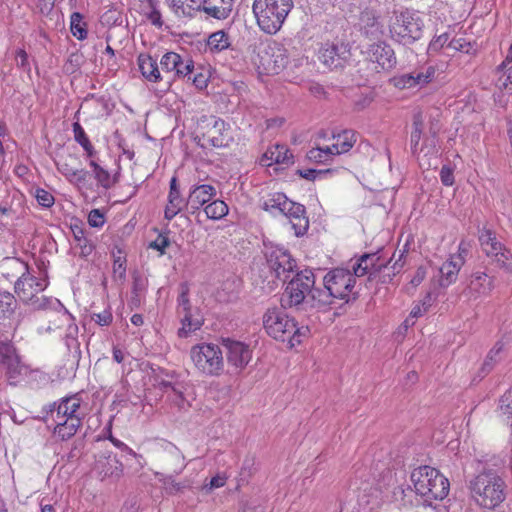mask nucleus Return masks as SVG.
I'll return each instance as SVG.
<instances>
[{"label":"nucleus","mask_w":512,"mask_h":512,"mask_svg":"<svg viewBox=\"0 0 512 512\" xmlns=\"http://www.w3.org/2000/svg\"><path fill=\"white\" fill-rule=\"evenodd\" d=\"M479 242L483 252L492 257L499 249H502L503 244L497 240L496 234L490 229H483L479 232Z\"/></svg>","instance_id":"nucleus-37"},{"label":"nucleus","mask_w":512,"mask_h":512,"mask_svg":"<svg viewBox=\"0 0 512 512\" xmlns=\"http://www.w3.org/2000/svg\"><path fill=\"white\" fill-rule=\"evenodd\" d=\"M279 215H283L288 219L295 236L300 237L307 233L309 220L306 216V209L304 205L296 203L286 197V199L283 200Z\"/></svg>","instance_id":"nucleus-16"},{"label":"nucleus","mask_w":512,"mask_h":512,"mask_svg":"<svg viewBox=\"0 0 512 512\" xmlns=\"http://www.w3.org/2000/svg\"><path fill=\"white\" fill-rule=\"evenodd\" d=\"M8 266L20 274L14 284V291L17 297L25 304L30 305L35 310H45L53 305H59L57 299L48 298L46 296H38L48 286L47 272H37L30 269L28 264L18 258L7 259Z\"/></svg>","instance_id":"nucleus-1"},{"label":"nucleus","mask_w":512,"mask_h":512,"mask_svg":"<svg viewBox=\"0 0 512 512\" xmlns=\"http://www.w3.org/2000/svg\"><path fill=\"white\" fill-rule=\"evenodd\" d=\"M164 461L176 475L180 474L185 468L184 457L181 451L175 446L171 445L165 449Z\"/></svg>","instance_id":"nucleus-38"},{"label":"nucleus","mask_w":512,"mask_h":512,"mask_svg":"<svg viewBox=\"0 0 512 512\" xmlns=\"http://www.w3.org/2000/svg\"><path fill=\"white\" fill-rule=\"evenodd\" d=\"M426 116L423 112L418 111L413 116V130L411 132L410 146L414 156L420 157L423 147H419V142L424 129Z\"/></svg>","instance_id":"nucleus-36"},{"label":"nucleus","mask_w":512,"mask_h":512,"mask_svg":"<svg viewBox=\"0 0 512 512\" xmlns=\"http://www.w3.org/2000/svg\"><path fill=\"white\" fill-rule=\"evenodd\" d=\"M92 319L100 326H108L112 322L113 316L109 310H104L100 313H93Z\"/></svg>","instance_id":"nucleus-61"},{"label":"nucleus","mask_w":512,"mask_h":512,"mask_svg":"<svg viewBox=\"0 0 512 512\" xmlns=\"http://www.w3.org/2000/svg\"><path fill=\"white\" fill-rule=\"evenodd\" d=\"M16 299L8 291L0 290V318H6L14 312Z\"/></svg>","instance_id":"nucleus-47"},{"label":"nucleus","mask_w":512,"mask_h":512,"mask_svg":"<svg viewBox=\"0 0 512 512\" xmlns=\"http://www.w3.org/2000/svg\"><path fill=\"white\" fill-rule=\"evenodd\" d=\"M363 53L366 59L376 63L383 70L389 71L397 64L394 50L389 44L382 41L369 45Z\"/></svg>","instance_id":"nucleus-21"},{"label":"nucleus","mask_w":512,"mask_h":512,"mask_svg":"<svg viewBox=\"0 0 512 512\" xmlns=\"http://www.w3.org/2000/svg\"><path fill=\"white\" fill-rule=\"evenodd\" d=\"M201 11L217 20H224L232 12L234 0H202Z\"/></svg>","instance_id":"nucleus-29"},{"label":"nucleus","mask_w":512,"mask_h":512,"mask_svg":"<svg viewBox=\"0 0 512 512\" xmlns=\"http://www.w3.org/2000/svg\"><path fill=\"white\" fill-rule=\"evenodd\" d=\"M455 167L451 164L443 165L440 171V179L443 185L452 186L454 184V172Z\"/></svg>","instance_id":"nucleus-54"},{"label":"nucleus","mask_w":512,"mask_h":512,"mask_svg":"<svg viewBox=\"0 0 512 512\" xmlns=\"http://www.w3.org/2000/svg\"><path fill=\"white\" fill-rule=\"evenodd\" d=\"M416 494L420 495L427 502L443 500L449 493L450 484L448 479L439 470L430 466H420L411 473Z\"/></svg>","instance_id":"nucleus-6"},{"label":"nucleus","mask_w":512,"mask_h":512,"mask_svg":"<svg viewBox=\"0 0 512 512\" xmlns=\"http://www.w3.org/2000/svg\"><path fill=\"white\" fill-rule=\"evenodd\" d=\"M496 85L500 90H506L508 93L512 94V67L509 68L504 75L499 77Z\"/></svg>","instance_id":"nucleus-56"},{"label":"nucleus","mask_w":512,"mask_h":512,"mask_svg":"<svg viewBox=\"0 0 512 512\" xmlns=\"http://www.w3.org/2000/svg\"><path fill=\"white\" fill-rule=\"evenodd\" d=\"M267 264L275 273V276L286 281L296 268V261L292 258L287 249L280 246L267 247L265 252Z\"/></svg>","instance_id":"nucleus-13"},{"label":"nucleus","mask_w":512,"mask_h":512,"mask_svg":"<svg viewBox=\"0 0 512 512\" xmlns=\"http://www.w3.org/2000/svg\"><path fill=\"white\" fill-rule=\"evenodd\" d=\"M35 198H36L37 202L39 203V205H41L45 208H49L54 204L53 195L50 192H48L42 188L36 189Z\"/></svg>","instance_id":"nucleus-53"},{"label":"nucleus","mask_w":512,"mask_h":512,"mask_svg":"<svg viewBox=\"0 0 512 512\" xmlns=\"http://www.w3.org/2000/svg\"><path fill=\"white\" fill-rule=\"evenodd\" d=\"M314 273L305 269L297 272L288 282L282 297V307H300L312 303V291L316 289Z\"/></svg>","instance_id":"nucleus-8"},{"label":"nucleus","mask_w":512,"mask_h":512,"mask_svg":"<svg viewBox=\"0 0 512 512\" xmlns=\"http://www.w3.org/2000/svg\"><path fill=\"white\" fill-rule=\"evenodd\" d=\"M160 68L169 79H190L194 63L190 58L187 57L184 59L176 52H167L160 59Z\"/></svg>","instance_id":"nucleus-15"},{"label":"nucleus","mask_w":512,"mask_h":512,"mask_svg":"<svg viewBox=\"0 0 512 512\" xmlns=\"http://www.w3.org/2000/svg\"><path fill=\"white\" fill-rule=\"evenodd\" d=\"M348 44L343 42L325 43L319 50V60L330 69L343 67L350 58Z\"/></svg>","instance_id":"nucleus-17"},{"label":"nucleus","mask_w":512,"mask_h":512,"mask_svg":"<svg viewBox=\"0 0 512 512\" xmlns=\"http://www.w3.org/2000/svg\"><path fill=\"white\" fill-rule=\"evenodd\" d=\"M158 387L179 410H187L190 407L184 397V385L182 383L162 380L158 383Z\"/></svg>","instance_id":"nucleus-28"},{"label":"nucleus","mask_w":512,"mask_h":512,"mask_svg":"<svg viewBox=\"0 0 512 512\" xmlns=\"http://www.w3.org/2000/svg\"><path fill=\"white\" fill-rule=\"evenodd\" d=\"M423 26L420 15L406 9L394 13L390 20L389 31L393 40L403 45H410L422 37Z\"/></svg>","instance_id":"nucleus-7"},{"label":"nucleus","mask_w":512,"mask_h":512,"mask_svg":"<svg viewBox=\"0 0 512 512\" xmlns=\"http://www.w3.org/2000/svg\"><path fill=\"white\" fill-rule=\"evenodd\" d=\"M333 143L330 145H317L311 148L306 155V160H321L331 156H338L348 152L356 142V133L353 130H344L338 134H332Z\"/></svg>","instance_id":"nucleus-11"},{"label":"nucleus","mask_w":512,"mask_h":512,"mask_svg":"<svg viewBox=\"0 0 512 512\" xmlns=\"http://www.w3.org/2000/svg\"><path fill=\"white\" fill-rule=\"evenodd\" d=\"M138 66L146 80L156 83L163 79L157 60L150 55L140 54L138 56Z\"/></svg>","instance_id":"nucleus-31"},{"label":"nucleus","mask_w":512,"mask_h":512,"mask_svg":"<svg viewBox=\"0 0 512 512\" xmlns=\"http://www.w3.org/2000/svg\"><path fill=\"white\" fill-rule=\"evenodd\" d=\"M70 30L78 40L87 38L86 23L83 22V16L79 12L72 13L70 17Z\"/></svg>","instance_id":"nucleus-45"},{"label":"nucleus","mask_w":512,"mask_h":512,"mask_svg":"<svg viewBox=\"0 0 512 512\" xmlns=\"http://www.w3.org/2000/svg\"><path fill=\"white\" fill-rule=\"evenodd\" d=\"M180 294L178 296V306H177V312L178 315H182L183 313L192 311L195 307H193L189 300V287L186 283H182L180 285Z\"/></svg>","instance_id":"nucleus-49"},{"label":"nucleus","mask_w":512,"mask_h":512,"mask_svg":"<svg viewBox=\"0 0 512 512\" xmlns=\"http://www.w3.org/2000/svg\"><path fill=\"white\" fill-rule=\"evenodd\" d=\"M226 477L224 475L217 474L212 477L208 483L203 485V490L211 492L213 489L223 487L226 483Z\"/></svg>","instance_id":"nucleus-59"},{"label":"nucleus","mask_w":512,"mask_h":512,"mask_svg":"<svg viewBox=\"0 0 512 512\" xmlns=\"http://www.w3.org/2000/svg\"><path fill=\"white\" fill-rule=\"evenodd\" d=\"M472 498L481 507L494 509L506 498L504 480L493 472H484L475 476L469 484Z\"/></svg>","instance_id":"nucleus-4"},{"label":"nucleus","mask_w":512,"mask_h":512,"mask_svg":"<svg viewBox=\"0 0 512 512\" xmlns=\"http://www.w3.org/2000/svg\"><path fill=\"white\" fill-rule=\"evenodd\" d=\"M435 75V69L432 66L420 71H413L394 78V84L400 89H411L423 87L432 81Z\"/></svg>","instance_id":"nucleus-25"},{"label":"nucleus","mask_w":512,"mask_h":512,"mask_svg":"<svg viewBox=\"0 0 512 512\" xmlns=\"http://www.w3.org/2000/svg\"><path fill=\"white\" fill-rule=\"evenodd\" d=\"M182 327L179 329L178 334L180 337H187L191 332H194L203 325L204 319L198 308L180 315Z\"/></svg>","instance_id":"nucleus-32"},{"label":"nucleus","mask_w":512,"mask_h":512,"mask_svg":"<svg viewBox=\"0 0 512 512\" xmlns=\"http://www.w3.org/2000/svg\"><path fill=\"white\" fill-rule=\"evenodd\" d=\"M151 11L147 14L148 20L156 27H162L163 21L160 11L156 8V1L149 0Z\"/></svg>","instance_id":"nucleus-55"},{"label":"nucleus","mask_w":512,"mask_h":512,"mask_svg":"<svg viewBox=\"0 0 512 512\" xmlns=\"http://www.w3.org/2000/svg\"><path fill=\"white\" fill-rule=\"evenodd\" d=\"M500 411L507 418H512V389L504 393L500 398ZM512 427V421H511Z\"/></svg>","instance_id":"nucleus-52"},{"label":"nucleus","mask_w":512,"mask_h":512,"mask_svg":"<svg viewBox=\"0 0 512 512\" xmlns=\"http://www.w3.org/2000/svg\"><path fill=\"white\" fill-rule=\"evenodd\" d=\"M117 150L119 158L125 157L126 159L131 160L134 157V150L123 139H119L117 141Z\"/></svg>","instance_id":"nucleus-58"},{"label":"nucleus","mask_w":512,"mask_h":512,"mask_svg":"<svg viewBox=\"0 0 512 512\" xmlns=\"http://www.w3.org/2000/svg\"><path fill=\"white\" fill-rule=\"evenodd\" d=\"M16 60L17 66L24 69L25 71H30V64L28 61V54L24 49H18L16 51Z\"/></svg>","instance_id":"nucleus-64"},{"label":"nucleus","mask_w":512,"mask_h":512,"mask_svg":"<svg viewBox=\"0 0 512 512\" xmlns=\"http://www.w3.org/2000/svg\"><path fill=\"white\" fill-rule=\"evenodd\" d=\"M56 424L54 433L62 440H67L74 436L81 426V421L77 417L61 418L58 420L56 417H50Z\"/></svg>","instance_id":"nucleus-33"},{"label":"nucleus","mask_w":512,"mask_h":512,"mask_svg":"<svg viewBox=\"0 0 512 512\" xmlns=\"http://www.w3.org/2000/svg\"><path fill=\"white\" fill-rule=\"evenodd\" d=\"M404 253L401 252L397 259H395V254L385 262L384 266L381 268V272L376 274V279L383 283H390L394 276L400 273L403 263L402 258Z\"/></svg>","instance_id":"nucleus-35"},{"label":"nucleus","mask_w":512,"mask_h":512,"mask_svg":"<svg viewBox=\"0 0 512 512\" xmlns=\"http://www.w3.org/2000/svg\"><path fill=\"white\" fill-rule=\"evenodd\" d=\"M113 273L115 277H118L119 279L123 280L125 279L126 275V267H125V259L122 257H117L114 260L113 263Z\"/></svg>","instance_id":"nucleus-62"},{"label":"nucleus","mask_w":512,"mask_h":512,"mask_svg":"<svg viewBox=\"0 0 512 512\" xmlns=\"http://www.w3.org/2000/svg\"><path fill=\"white\" fill-rule=\"evenodd\" d=\"M286 195L281 192H274L267 196L266 199L263 200L261 207L263 210L269 212L270 214L276 216L279 215L283 200L286 199Z\"/></svg>","instance_id":"nucleus-40"},{"label":"nucleus","mask_w":512,"mask_h":512,"mask_svg":"<svg viewBox=\"0 0 512 512\" xmlns=\"http://www.w3.org/2000/svg\"><path fill=\"white\" fill-rule=\"evenodd\" d=\"M204 211L209 219L219 220L228 214V205L222 200H214L208 203Z\"/></svg>","instance_id":"nucleus-42"},{"label":"nucleus","mask_w":512,"mask_h":512,"mask_svg":"<svg viewBox=\"0 0 512 512\" xmlns=\"http://www.w3.org/2000/svg\"><path fill=\"white\" fill-rule=\"evenodd\" d=\"M263 326L275 340L287 342L290 348L300 344L309 335L308 326L298 327L294 318L278 308L268 309L263 316Z\"/></svg>","instance_id":"nucleus-3"},{"label":"nucleus","mask_w":512,"mask_h":512,"mask_svg":"<svg viewBox=\"0 0 512 512\" xmlns=\"http://www.w3.org/2000/svg\"><path fill=\"white\" fill-rule=\"evenodd\" d=\"M222 345L225 348L228 364L235 370L242 371L252 358L250 347L241 341L230 338L223 339Z\"/></svg>","instance_id":"nucleus-19"},{"label":"nucleus","mask_w":512,"mask_h":512,"mask_svg":"<svg viewBox=\"0 0 512 512\" xmlns=\"http://www.w3.org/2000/svg\"><path fill=\"white\" fill-rule=\"evenodd\" d=\"M216 196V189L209 184L193 185L186 199V209L195 213Z\"/></svg>","instance_id":"nucleus-24"},{"label":"nucleus","mask_w":512,"mask_h":512,"mask_svg":"<svg viewBox=\"0 0 512 512\" xmlns=\"http://www.w3.org/2000/svg\"><path fill=\"white\" fill-rule=\"evenodd\" d=\"M494 289V279L485 272H473L467 280L462 294L468 301H476L488 296Z\"/></svg>","instance_id":"nucleus-18"},{"label":"nucleus","mask_w":512,"mask_h":512,"mask_svg":"<svg viewBox=\"0 0 512 512\" xmlns=\"http://www.w3.org/2000/svg\"><path fill=\"white\" fill-rule=\"evenodd\" d=\"M168 205H170V207H178L180 210H183L186 208V199L182 197L181 192H169Z\"/></svg>","instance_id":"nucleus-60"},{"label":"nucleus","mask_w":512,"mask_h":512,"mask_svg":"<svg viewBox=\"0 0 512 512\" xmlns=\"http://www.w3.org/2000/svg\"><path fill=\"white\" fill-rule=\"evenodd\" d=\"M230 45L228 35L220 30L211 34L208 38V46L211 50L222 51Z\"/></svg>","instance_id":"nucleus-48"},{"label":"nucleus","mask_w":512,"mask_h":512,"mask_svg":"<svg viewBox=\"0 0 512 512\" xmlns=\"http://www.w3.org/2000/svg\"><path fill=\"white\" fill-rule=\"evenodd\" d=\"M258 67L266 74H279L289 62L288 50L276 41L260 44L258 47Z\"/></svg>","instance_id":"nucleus-10"},{"label":"nucleus","mask_w":512,"mask_h":512,"mask_svg":"<svg viewBox=\"0 0 512 512\" xmlns=\"http://www.w3.org/2000/svg\"><path fill=\"white\" fill-rule=\"evenodd\" d=\"M386 261L387 259L382 256L380 251L364 253L352 266V270L357 277L369 275L370 279H376V274L381 272Z\"/></svg>","instance_id":"nucleus-22"},{"label":"nucleus","mask_w":512,"mask_h":512,"mask_svg":"<svg viewBox=\"0 0 512 512\" xmlns=\"http://www.w3.org/2000/svg\"><path fill=\"white\" fill-rule=\"evenodd\" d=\"M82 400L78 394L64 397L59 403L54 402L44 408L46 417L61 418L77 417L82 420L84 414L80 412Z\"/></svg>","instance_id":"nucleus-20"},{"label":"nucleus","mask_w":512,"mask_h":512,"mask_svg":"<svg viewBox=\"0 0 512 512\" xmlns=\"http://www.w3.org/2000/svg\"><path fill=\"white\" fill-rule=\"evenodd\" d=\"M225 122L215 116H202L197 125V136L199 145L206 147H223L227 145L224 135Z\"/></svg>","instance_id":"nucleus-12"},{"label":"nucleus","mask_w":512,"mask_h":512,"mask_svg":"<svg viewBox=\"0 0 512 512\" xmlns=\"http://www.w3.org/2000/svg\"><path fill=\"white\" fill-rule=\"evenodd\" d=\"M169 7L178 17H193L201 11L202 0H167Z\"/></svg>","instance_id":"nucleus-34"},{"label":"nucleus","mask_w":512,"mask_h":512,"mask_svg":"<svg viewBox=\"0 0 512 512\" xmlns=\"http://www.w3.org/2000/svg\"><path fill=\"white\" fill-rule=\"evenodd\" d=\"M156 477L167 494L174 495L185 488L181 482H177L173 474L156 473Z\"/></svg>","instance_id":"nucleus-41"},{"label":"nucleus","mask_w":512,"mask_h":512,"mask_svg":"<svg viewBox=\"0 0 512 512\" xmlns=\"http://www.w3.org/2000/svg\"><path fill=\"white\" fill-rule=\"evenodd\" d=\"M291 158L293 155L289 154L286 145L275 144L265 151L261 160H290Z\"/></svg>","instance_id":"nucleus-43"},{"label":"nucleus","mask_w":512,"mask_h":512,"mask_svg":"<svg viewBox=\"0 0 512 512\" xmlns=\"http://www.w3.org/2000/svg\"><path fill=\"white\" fill-rule=\"evenodd\" d=\"M88 223L91 227H102L105 223L104 214L99 209H93L88 214Z\"/></svg>","instance_id":"nucleus-57"},{"label":"nucleus","mask_w":512,"mask_h":512,"mask_svg":"<svg viewBox=\"0 0 512 512\" xmlns=\"http://www.w3.org/2000/svg\"><path fill=\"white\" fill-rule=\"evenodd\" d=\"M94 469L102 481L105 479L115 481L123 474V464L111 453L99 455Z\"/></svg>","instance_id":"nucleus-23"},{"label":"nucleus","mask_w":512,"mask_h":512,"mask_svg":"<svg viewBox=\"0 0 512 512\" xmlns=\"http://www.w3.org/2000/svg\"><path fill=\"white\" fill-rule=\"evenodd\" d=\"M190 358L199 372L207 376H219L224 370L223 352L212 343L191 347Z\"/></svg>","instance_id":"nucleus-9"},{"label":"nucleus","mask_w":512,"mask_h":512,"mask_svg":"<svg viewBox=\"0 0 512 512\" xmlns=\"http://www.w3.org/2000/svg\"><path fill=\"white\" fill-rule=\"evenodd\" d=\"M298 174L307 180H317V179H324L328 175H332L336 172L334 169H304V170H298Z\"/></svg>","instance_id":"nucleus-50"},{"label":"nucleus","mask_w":512,"mask_h":512,"mask_svg":"<svg viewBox=\"0 0 512 512\" xmlns=\"http://www.w3.org/2000/svg\"><path fill=\"white\" fill-rule=\"evenodd\" d=\"M361 32L369 38H379L383 34V26L379 17L372 10H364L359 19Z\"/></svg>","instance_id":"nucleus-30"},{"label":"nucleus","mask_w":512,"mask_h":512,"mask_svg":"<svg viewBox=\"0 0 512 512\" xmlns=\"http://www.w3.org/2000/svg\"><path fill=\"white\" fill-rule=\"evenodd\" d=\"M354 271L344 268H334L326 273L323 278V288L312 291V306L318 309H327L336 300L348 302L355 298L354 287L356 284Z\"/></svg>","instance_id":"nucleus-2"},{"label":"nucleus","mask_w":512,"mask_h":512,"mask_svg":"<svg viewBox=\"0 0 512 512\" xmlns=\"http://www.w3.org/2000/svg\"><path fill=\"white\" fill-rule=\"evenodd\" d=\"M100 165L97 162H90L98 183L104 188H110L117 181L120 173L119 162H104Z\"/></svg>","instance_id":"nucleus-26"},{"label":"nucleus","mask_w":512,"mask_h":512,"mask_svg":"<svg viewBox=\"0 0 512 512\" xmlns=\"http://www.w3.org/2000/svg\"><path fill=\"white\" fill-rule=\"evenodd\" d=\"M191 78H187L188 81H191L196 88L203 89L207 86L208 79L205 75L202 73H194V68L192 69V74L190 75Z\"/></svg>","instance_id":"nucleus-63"},{"label":"nucleus","mask_w":512,"mask_h":512,"mask_svg":"<svg viewBox=\"0 0 512 512\" xmlns=\"http://www.w3.org/2000/svg\"><path fill=\"white\" fill-rule=\"evenodd\" d=\"M502 349L503 344L501 342H497L490 350L482 366V371L484 373H488L492 369L493 365L499 360L498 355Z\"/></svg>","instance_id":"nucleus-51"},{"label":"nucleus","mask_w":512,"mask_h":512,"mask_svg":"<svg viewBox=\"0 0 512 512\" xmlns=\"http://www.w3.org/2000/svg\"><path fill=\"white\" fill-rule=\"evenodd\" d=\"M505 272L512 275V253L504 245L491 257Z\"/></svg>","instance_id":"nucleus-46"},{"label":"nucleus","mask_w":512,"mask_h":512,"mask_svg":"<svg viewBox=\"0 0 512 512\" xmlns=\"http://www.w3.org/2000/svg\"><path fill=\"white\" fill-rule=\"evenodd\" d=\"M58 171L72 183H81L86 181L87 172L82 168L74 167L69 162H55Z\"/></svg>","instance_id":"nucleus-39"},{"label":"nucleus","mask_w":512,"mask_h":512,"mask_svg":"<svg viewBox=\"0 0 512 512\" xmlns=\"http://www.w3.org/2000/svg\"><path fill=\"white\" fill-rule=\"evenodd\" d=\"M72 127L75 141L82 146L88 157H92L94 154V148L83 127L79 122H74Z\"/></svg>","instance_id":"nucleus-44"},{"label":"nucleus","mask_w":512,"mask_h":512,"mask_svg":"<svg viewBox=\"0 0 512 512\" xmlns=\"http://www.w3.org/2000/svg\"><path fill=\"white\" fill-rule=\"evenodd\" d=\"M0 364L13 385L20 382L28 372L27 366L21 363L15 348L9 342H0Z\"/></svg>","instance_id":"nucleus-14"},{"label":"nucleus","mask_w":512,"mask_h":512,"mask_svg":"<svg viewBox=\"0 0 512 512\" xmlns=\"http://www.w3.org/2000/svg\"><path fill=\"white\" fill-rule=\"evenodd\" d=\"M294 7L293 0H254L252 9L260 30L274 35Z\"/></svg>","instance_id":"nucleus-5"},{"label":"nucleus","mask_w":512,"mask_h":512,"mask_svg":"<svg viewBox=\"0 0 512 512\" xmlns=\"http://www.w3.org/2000/svg\"><path fill=\"white\" fill-rule=\"evenodd\" d=\"M465 263L461 254H452L440 267V285L448 287L457 280L458 273Z\"/></svg>","instance_id":"nucleus-27"}]
</instances>
